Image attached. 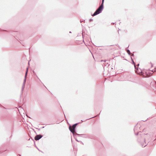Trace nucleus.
I'll use <instances>...</instances> for the list:
<instances>
[{
  "label": "nucleus",
  "mask_w": 156,
  "mask_h": 156,
  "mask_svg": "<svg viewBox=\"0 0 156 156\" xmlns=\"http://www.w3.org/2000/svg\"><path fill=\"white\" fill-rule=\"evenodd\" d=\"M42 137V136L41 135H37L35 137L34 139L35 140H37L40 139Z\"/></svg>",
  "instance_id": "7ed1b4c3"
},
{
  "label": "nucleus",
  "mask_w": 156,
  "mask_h": 156,
  "mask_svg": "<svg viewBox=\"0 0 156 156\" xmlns=\"http://www.w3.org/2000/svg\"><path fill=\"white\" fill-rule=\"evenodd\" d=\"M28 69L27 68V71H26V75H25V79H26V76H27V71H28Z\"/></svg>",
  "instance_id": "20e7f679"
},
{
  "label": "nucleus",
  "mask_w": 156,
  "mask_h": 156,
  "mask_svg": "<svg viewBox=\"0 0 156 156\" xmlns=\"http://www.w3.org/2000/svg\"><path fill=\"white\" fill-rule=\"evenodd\" d=\"M104 0H102V4H103L104 2Z\"/></svg>",
  "instance_id": "423d86ee"
},
{
  "label": "nucleus",
  "mask_w": 156,
  "mask_h": 156,
  "mask_svg": "<svg viewBox=\"0 0 156 156\" xmlns=\"http://www.w3.org/2000/svg\"><path fill=\"white\" fill-rule=\"evenodd\" d=\"M76 124H75L73 125L72 126H70L69 127V129L74 134L75 133V129L76 126Z\"/></svg>",
  "instance_id": "f03ea898"
},
{
  "label": "nucleus",
  "mask_w": 156,
  "mask_h": 156,
  "mask_svg": "<svg viewBox=\"0 0 156 156\" xmlns=\"http://www.w3.org/2000/svg\"><path fill=\"white\" fill-rule=\"evenodd\" d=\"M103 9V4H102V3L101 5L99 6V7L98 9L96 10V11L94 12V13L93 14V15H92V16H94L100 13L101 12L102 9Z\"/></svg>",
  "instance_id": "f257e3e1"
},
{
  "label": "nucleus",
  "mask_w": 156,
  "mask_h": 156,
  "mask_svg": "<svg viewBox=\"0 0 156 156\" xmlns=\"http://www.w3.org/2000/svg\"><path fill=\"white\" fill-rule=\"evenodd\" d=\"M137 71H136V72H137V73L138 74H140V73L139 72H137V71L138 70V69H137Z\"/></svg>",
  "instance_id": "39448f33"
}]
</instances>
